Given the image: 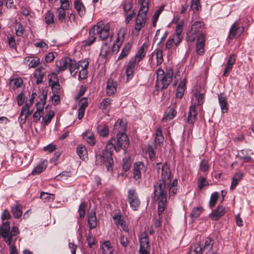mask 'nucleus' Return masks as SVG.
<instances>
[{
	"label": "nucleus",
	"instance_id": "nucleus-61",
	"mask_svg": "<svg viewBox=\"0 0 254 254\" xmlns=\"http://www.w3.org/2000/svg\"><path fill=\"white\" fill-rule=\"evenodd\" d=\"M208 183L207 182L205 178L200 177L198 180V187L199 189H202L205 186L208 185Z\"/></svg>",
	"mask_w": 254,
	"mask_h": 254
},
{
	"label": "nucleus",
	"instance_id": "nucleus-33",
	"mask_svg": "<svg viewBox=\"0 0 254 254\" xmlns=\"http://www.w3.org/2000/svg\"><path fill=\"white\" fill-rule=\"evenodd\" d=\"M111 102L112 100L110 98H106L104 99L100 103V108L104 113L108 112Z\"/></svg>",
	"mask_w": 254,
	"mask_h": 254
},
{
	"label": "nucleus",
	"instance_id": "nucleus-13",
	"mask_svg": "<svg viewBox=\"0 0 254 254\" xmlns=\"http://www.w3.org/2000/svg\"><path fill=\"white\" fill-rule=\"evenodd\" d=\"M195 105H191L190 107L189 112L188 113V116L186 121L188 123L193 126L194 123L196 120V116L197 115V112L195 109Z\"/></svg>",
	"mask_w": 254,
	"mask_h": 254
},
{
	"label": "nucleus",
	"instance_id": "nucleus-63",
	"mask_svg": "<svg viewBox=\"0 0 254 254\" xmlns=\"http://www.w3.org/2000/svg\"><path fill=\"white\" fill-rule=\"evenodd\" d=\"M8 45L11 48L15 49L16 48V43L13 36L7 37Z\"/></svg>",
	"mask_w": 254,
	"mask_h": 254
},
{
	"label": "nucleus",
	"instance_id": "nucleus-45",
	"mask_svg": "<svg viewBox=\"0 0 254 254\" xmlns=\"http://www.w3.org/2000/svg\"><path fill=\"white\" fill-rule=\"evenodd\" d=\"M213 244L214 241L212 238H207L205 241L203 249L207 252H210L212 249Z\"/></svg>",
	"mask_w": 254,
	"mask_h": 254
},
{
	"label": "nucleus",
	"instance_id": "nucleus-18",
	"mask_svg": "<svg viewBox=\"0 0 254 254\" xmlns=\"http://www.w3.org/2000/svg\"><path fill=\"white\" fill-rule=\"evenodd\" d=\"M205 37L202 35L198 36L196 43V49L197 53L199 55H202L204 53Z\"/></svg>",
	"mask_w": 254,
	"mask_h": 254
},
{
	"label": "nucleus",
	"instance_id": "nucleus-30",
	"mask_svg": "<svg viewBox=\"0 0 254 254\" xmlns=\"http://www.w3.org/2000/svg\"><path fill=\"white\" fill-rule=\"evenodd\" d=\"M82 136L89 144L92 146L95 145V139L92 132L89 131L83 132L82 134Z\"/></svg>",
	"mask_w": 254,
	"mask_h": 254
},
{
	"label": "nucleus",
	"instance_id": "nucleus-56",
	"mask_svg": "<svg viewBox=\"0 0 254 254\" xmlns=\"http://www.w3.org/2000/svg\"><path fill=\"white\" fill-rule=\"evenodd\" d=\"M156 57L157 60V65L161 64L163 62V56L162 50H158L156 52Z\"/></svg>",
	"mask_w": 254,
	"mask_h": 254
},
{
	"label": "nucleus",
	"instance_id": "nucleus-7",
	"mask_svg": "<svg viewBox=\"0 0 254 254\" xmlns=\"http://www.w3.org/2000/svg\"><path fill=\"white\" fill-rule=\"evenodd\" d=\"M199 35V36L202 35L205 37L204 24L203 22L197 21L192 24L190 30L188 32L187 40L193 42Z\"/></svg>",
	"mask_w": 254,
	"mask_h": 254
},
{
	"label": "nucleus",
	"instance_id": "nucleus-6",
	"mask_svg": "<svg viewBox=\"0 0 254 254\" xmlns=\"http://www.w3.org/2000/svg\"><path fill=\"white\" fill-rule=\"evenodd\" d=\"M141 6L137 17L135 19L134 29L139 32L144 26L147 20V14L148 11V1L146 0H139Z\"/></svg>",
	"mask_w": 254,
	"mask_h": 254
},
{
	"label": "nucleus",
	"instance_id": "nucleus-50",
	"mask_svg": "<svg viewBox=\"0 0 254 254\" xmlns=\"http://www.w3.org/2000/svg\"><path fill=\"white\" fill-rule=\"evenodd\" d=\"M123 169L125 171H127L131 166V160L129 157H126L123 159Z\"/></svg>",
	"mask_w": 254,
	"mask_h": 254
},
{
	"label": "nucleus",
	"instance_id": "nucleus-27",
	"mask_svg": "<svg viewBox=\"0 0 254 254\" xmlns=\"http://www.w3.org/2000/svg\"><path fill=\"white\" fill-rule=\"evenodd\" d=\"M186 80L185 79H183L181 80L178 87L176 92V96L178 98H181L184 94L185 90L186 89Z\"/></svg>",
	"mask_w": 254,
	"mask_h": 254
},
{
	"label": "nucleus",
	"instance_id": "nucleus-24",
	"mask_svg": "<svg viewBox=\"0 0 254 254\" xmlns=\"http://www.w3.org/2000/svg\"><path fill=\"white\" fill-rule=\"evenodd\" d=\"M218 100L222 112L223 113L227 112L228 108L226 96L223 94L218 95Z\"/></svg>",
	"mask_w": 254,
	"mask_h": 254
},
{
	"label": "nucleus",
	"instance_id": "nucleus-62",
	"mask_svg": "<svg viewBox=\"0 0 254 254\" xmlns=\"http://www.w3.org/2000/svg\"><path fill=\"white\" fill-rule=\"evenodd\" d=\"M86 205L84 202H81L78 208V213L79 215L80 218H83L85 216V209Z\"/></svg>",
	"mask_w": 254,
	"mask_h": 254
},
{
	"label": "nucleus",
	"instance_id": "nucleus-15",
	"mask_svg": "<svg viewBox=\"0 0 254 254\" xmlns=\"http://www.w3.org/2000/svg\"><path fill=\"white\" fill-rule=\"evenodd\" d=\"M226 212V209L223 206H218L210 214L212 220L217 221L223 216Z\"/></svg>",
	"mask_w": 254,
	"mask_h": 254
},
{
	"label": "nucleus",
	"instance_id": "nucleus-12",
	"mask_svg": "<svg viewBox=\"0 0 254 254\" xmlns=\"http://www.w3.org/2000/svg\"><path fill=\"white\" fill-rule=\"evenodd\" d=\"M139 250H150L148 236L146 233H142L140 234L139 237Z\"/></svg>",
	"mask_w": 254,
	"mask_h": 254
},
{
	"label": "nucleus",
	"instance_id": "nucleus-22",
	"mask_svg": "<svg viewBox=\"0 0 254 254\" xmlns=\"http://www.w3.org/2000/svg\"><path fill=\"white\" fill-rule=\"evenodd\" d=\"M177 115V111L173 107H169L166 110L162 119L163 121L166 122L168 120H171L175 118Z\"/></svg>",
	"mask_w": 254,
	"mask_h": 254
},
{
	"label": "nucleus",
	"instance_id": "nucleus-55",
	"mask_svg": "<svg viewBox=\"0 0 254 254\" xmlns=\"http://www.w3.org/2000/svg\"><path fill=\"white\" fill-rule=\"evenodd\" d=\"M184 24V20H182L180 22L178 23L176 29V33L177 37L183 36L182 33L183 30Z\"/></svg>",
	"mask_w": 254,
	"mask_h": 254
},
{
	"label": "nucleus",
	"instance_id": "nucleus-29",
	"mask_svg": "<svg viewBox=\"0 0 254 254\" xmlns=\"http://www.w3.org/2000/svg\"><path fill=\"white\" fill-rule=\"evenodd\" d=\"M101 248L103 254H112L114 249L111 246L110 241H107L104 242L101 245Z\"/></svg>",
	"mask_w": 254,
	"mask_h": 254
},
{
	"label": "nucleus",
	"instance_id": "nucleus-58",
	"mask_svg": "<svg viewBox=\"0 0 254 254\" xmlns=\"http://www.w3.org/2000/svg\"><path fill=\"white\" fill-rule=\"evenodd\" d=\"M120 242L121 245L124 248L127 247L129 244L128 238L124 234H121L120 237Z\"/></svg>",
	"mask_w": 254,
	"mask_h": 254
},
{
	"label": "nucleus",
	"instance_id": "nucleus-60",
	"mask_svg": "<svg viewBox=\"0 0 254 254\" xmlns=\"http://www.w3.org/2000/svg\"><path fill=\"white\" fill-rule=\"evenodd\" d=\"M88 99L86 97H84L82 98L79 103V108L78 109H82L83 110L85 111V108L88 106Z\"/></svg>",
	"mask_w": 254,
	"mask_h": 254
},
{
	"label": "nucleus",
	"instance_id": "nucleus-19",
	"mask_svg": "<svg viewBox=\"0 0 254 254\" xmlns=\"http://www.w3.org/2000/svg\"><path fill=\"white\" fill-rule=\"evenodd\" d=\"M82 64L81 65V69L79 71L78 74V79H84L87 77V68L89 65V62L87 60H82Z\"/></svg>",
	"mask_w": 254,
	"mask_h": 254
},
{
	"label": "nucleus",
	"instance_id": "nucleus-9",
	"mask_svg": "<svg viewBox=\"0 0 254 254\" xmlns=\"http://www.w3.org/2000/svg\"><path fill=\"white\" fill-rule=\"evenodd\" d=\"M167 192H156L155 195L157 197L158 201V217L164 212L166 205Z\"/></svg>",
	"mask_w": 254,
	"mask_h": 254
},
{
	"label": "nucleus",
	"instance_id": "nucleus-21",
	"mask_svg": "<svg viewBox=\"0 0 254 254\" xmlns=\"http://www.w3.org/2000/svg\"><path fill=\"white\" fill-rule=\"evenodd\" d=\"M81 62L82 60L77 63L75 61L71 60V62L69 64V70L72 76H75L76 75L79 68L82 64Z\"/></svg>",
	"mask_w": 254,
	"mask_h": 254
},
{
	"label": "nucleus",
	"instance_id": "nucleus-47",
	"mask_svg": "<svg viewBox=\"0 0 254 254\" xmlns=\"http://www.w3.org/2000/svg\"><path fill=\"white\" fill-rule=\"evenodd\" d=\"M126 35V30L124 28H121L118 33V37L116 40L117 43H120V45H122V43L124 41Z\"/></svg>",
	"mask_w": 254,
	"mask_h": 254
},
{
	"label": "nucleus",
	"instance_id": "nucleus-11",
	"mask_svg": "<svg viewBox=\"0 0 254 254\" xmlns=\"http://www.w3.org/2000/svg\"><path fill=\"white\" fill-rule=\"evenodd\" d=\"M144 171H145V167L142 162H137L135 163L133 170V178L136 181L138 180L139 182L141 179V172Z\"/></svg>",
	"mask_w": 254,
	"mask_h": 254
},
{
	"label": "nucleus",
	"instance_id": "nucleus-20",
	"mask_svg": "<svg viewBox=\"0 0 254 254\" xmlns=\"http://www.w3.org/2000/svg\"><path fill=\"white\" fill-rule=\"evenodd\" d=\"M71 59L68 57L62 59L59 63H57V66L61 71H64L67 68L69 69V64L71 62Z\"/></svg>",
	"mask_w": 254,
	"mask_h": 254
},
{
	"label": "nucleus",
	"instance_id": "nucleus-41",
	"mask_svg": "<svg viewBox=\"0 0 254 254\" xmlns=\"http://www.w3.org/2000/svg\"><path fill=\"white\" fill-rule=\"evenodd\" d=\"M110 52V47L108 45L107 43H104L101 49L100 55L103 58H106L109 55Z\"/></svg>",
	"mask_w": 254,
	"mask_h": 254
},
{
	"label": "nucleus",
	"instance_id": "nucleus-42",
	"mask_svg": "<svg viewBox=\"0 0 254 254\" xmlns=\"http://www.w3.org/2000/svg\"><path fill=\"white\" fill-rule=\"evenodd\" d=\"M97 129L100 136L105 137L109 134V131L107 126L99 125L97 127Z\"/></svg>",
	"mask_w": 254,
	"mask_h": 254
},
{
	"label": "nucleus",
	"instance_id": "nucleus-8",
	"mask_svg": "<svg viewBox=\"0 0 254 254\" xmlns=\"http://www.w3.org/2000/svg\"><path fill=\"white\" fill-rule=\"evenodd\" d=\"M127 200L130 207L134 210H137L139 207L140 201L135 190H129L127 191Z\"/></svg>",
	"mask_w": 254,
	"mask_h": 254
},
{
	"label": "nucleus",
	"instance_id": "nucleus-57",
	"mask_svg": "<svg viewBox=\"0 0 254 254\" xmlns=\"http://www.w3.org/2000/svg\"><path fill=\"white\" fill-rule=\"evenodd\" d=\"M235 27H236V22L232 25L230 29L228 36L230 39H233L235 36H238L237 33H236V30L235 29Z\"/></svg>",
	"mask_w": 254,
	"mask_h": 254
},
{
	"label": "nucleus",
	"instance_id": "nucleus-53",
	"mask_svg": "<svg viewBox=\"0 0 254 254\" xmlns=\"http://www.w3.org/2000/svg\"><path fill=\"white\" fill-rule=\"evenodd\" d=\"M40 198L44 201H51L54 200V196L53 194L42 192L41 193Z\"/></svg>",
	"mask_w": 254,
	"mask_h": 254
},
{
	"label": "nucleus",
	"instance_id": "nucleus-49",
	"mask_svg": "<svg viewBox=\"0 0 254 254\" xmlns=\"http://www.w3.org/2000/svg\"><path fill=\"white\" fill-rule=\"evenodd\" d=\"M50 84L52 87L53 92L55 94H58L60 91V85L58 81H52L50 80Z\"/></svg>",
	"mask_w": 254,
	"mask_h": 254
},
{
	"label": "nucleus",
	"instance_id": "nucleus-46",
	"mask_svg": "<svg viewBox=\"0 0 254 254\" xmlns=\"http://www.w3.org/2000/svg\"><path fill=\"white\" fill-rule=\"evenodd\" d=\"M10 84L14 89H16L21 87L23 84V80L21 78H15L10 80Z\"/></svg>",
	"mask_w": 254,
	"mask_h": 254
},
{
	"label": "nucleus",
	"instance_id": "nucleus-5",
	"mask_svg": "<svg viewBox=\"0 0 254 254\" xmlns=\"http://www.w3.org/2000/svg\"><path fill=\"white\" fill-rule=\"evenodd\" d=\"M173 70L168 69L166 73L161 68L156 71V87L157 91L167 88L172 80Z\"/></svg>",
	"mask_w": 254,
	"mask_h": 254
},
{
	"label": "nucleus",
	"instance_id": "nucleus-35",
	"mask_svg": "<svg viewBox=\"0 0 254 254\" xmlns=\"http://www.w3.org/2000/svg\"><path fill=\"white\" fill-rule=\"evenodd\" d=\"M44 76L45 74L42 69H37L35 70L34 77L36 79V82L37 84H39L43 82Z\"/></svg>",
	"mask_w": 254,
	"mask_h": 254
},
{
	"label": "nucleus",
	"instance_id": "nucleus-48",
	"mask_svg": "<svg viewBox=\"0 0 254 254\" xmlns=\"http://www.w3.org/2000/svg\"><path fill=\"white\" fill-rule=\"evenodd\" d=\"M190 9L193 12L198 11L201 9V5L199 0H191Z\"/></svg>",
	"mask_w": 254,
	"mask_h": 254
},
{
	"label": "nucleus",
	"instance_id": "nucleus-25",
	"mask_svg": "<svg viewBox=\"0 0 254 254\" xmlns=\"http://www.w3.org/2000/svg\"><path fill=\"white\" fill-rule=\"evenodd\" d=\"M47 98V93L43 91L42 93V97L40 98V101L36 103L37 110L36 111H38L41 113H44V105L46 102Z\"/></svg>",
	"mask_w": 254,
	"mask_h": 254
},
{
	"label": "nucleus",
	"instance_id": "nucleus-17",
	"mask_svg": "<svg viewBox=\"0 0 254 254\" xmlns=\"http://www.w3.org/2000/svg\"><path fill=\"white\" fill-rule=\"evenodd\" d=\"M117 83L112 79H109L107 81L106 93L108 96L114 94L117 91Z\"/></svg>",
	"mask_w": 254,
	"mask_h": 254
},
{
	"label": "nucleus",
	"instance_id": "nucleus-37",
	"mask_svg": "<svg viewBox=\"0 0 254 254\" xmlns=\"http://www.w3.org/2000/svg\"><path fill=\"white\" fill-rule=\"evenodd\" d=\"M21 208V206L18 204H16L11 206L12 213L15 218H18L21 216L22 211Z\"/></svg>",
	"mask_w": 254,
	"mask_h": 254
},
{
	"label": "nucleus",
	"instance_id": "nucleus-52",
	"mask_svg": "<svg viewBox=\"0 0 254 254\" xmlns=\"http://www.w3.org/2000/svg\"><path fill=\"white\" fill-rule=\"evenodd\" d=\"M57 12L58 14V19L61 22H64L65 18V10L62 8H58L57 9Z\"/></svg>",
	"mask_w": 254,
	"mask_h": 254
},
{
	"label": "nucleus",
	"instance_id": "nucleus-43",
	"mask_svg": "<svg viewBox=\"0 0 254 254\" xmlns=\"http://www.w3.org/2000/svg\"><path fill=\"white\" fill-rule=\"evenodd\" d=\"M46 168V165L44 163H40L36 166L32 172L33 175H37L43 172Z\"/></svg>",
	"mask_w": 254,
	"mask_h": 254
},
{
	"label": "nucleus",
	"instance_id": "nucleus-39",
	"mask_svg": "<svg viewBox=\"0 0 254 254\" xmlns=\"http://www.w3.org/2000/svg\"><path fill=\"white\" fill-rule=\"evenodd\" d=\"M74 7L78 11V14L82 16L84 15L85 13V8L83 4L78 1L75 0L74 2Z\"/></svg>",
	"mask_w": 254,
	"mask_h": 254
},
{
	"label": "nucleus",
	"instance_id": "nucleus-38",
	"mask_svg": "<svg viewBox=\"0 0 254 254\" xmlns=\"http://www.w3.org/2000/svg\"><path fill=\"white\" fill-rule=\"evenodd\" d=\"M203 209L201 206H197L193 208L190 216L193 220L196 219L203 211Z\"/></svg>",
	"mask_w": 254,
	"mask_h": 254
},
{
	"label": "nucleus",
	"instance_id": "nucleus-10",
	"mask_svg": "<svg viewBox=\"0 0 254 254\" xmlns=\"http://www.w3.org/2000/svg\"><path fill=\"white\" fill-rule=\"evenodd\" d=\"M138 63L139 62L132 58L130 59L128 62L126 69V74L127 80H129L132 78L134 72L136 68V66Z\"/></svg>",
	"mask_w": 254,
	"mask_h": 254
},
{
	"label": "nucleus",
	"instance_id": "nucleus-4",
	"mask_svg": "<svg viewBox=\"0 0 254 254\" xmlns=\"http://www.w3.org/2000/svg\"><path fill=\"white\" fill-rule=\"evenodd\" d=\"M110 29L109 23L105 24L102 21L98 22L89 30V37L83 42V46L86 47L92 45L96 39V34L98 35L100 40H105L109 37Z\"/></svg>",
	"mask_w": 254,
	"mask_h": 254
},
{
	"label": "nucleus",
	"instance_id": "nucleus-64",
	"mask_svg": "<svg viewBox=\"0 0 254 254\" xmlns=\"http://www.w3.org/2000/svg\"><path fill=\"white\" fill-rule=\"evenodd\" d=\"M113 219L114 220L115 224L118 226H119L121 222L124 220L122 215L119 213L115 214L113 216Z\"/></svg>",
	"mask_w": 254,
	"mask_h": 254
},
{
	"label": "nucleus",
	"instance_id": "nucleus-36",
	"mask_svg": "<svg viewBox=\"0 0 254 254\" xmlns=\"http://www.w3.org/2000/svg\"><path fill=\"white\" fill-rule=\"evenodd\" d=\"M164 140V136L160 127L158 128L156 130L155 142L159 145L163 144Z\"/></svg>",
	"mask_w": 254,
	"mask_h": 254
},
{
	"label": "nucleus",
	"instance_id": "nucleus-32",
	"mask_svg": "<svg viewBox=\"0 0 254 254\" xmlns=\"http://www.w3.org/2000/svg\"><path fill=\"white\" fill-rule=\"evenodd\" d=\"M202 249L198 243L192 244L190 247L189 254H201Z\"/></svg>",
	"mask_w": 254,
	"mask_h": 254
},
{
	"label": "nucleus",
	"instance_id": "nucleus-40",
	"mask_svg": "<svg viewBox=\"0 0 254 254\" xmlns=\"http://www.w3.org/2000/svg\"><path fill=\"white\" fill-rule=\"evenodd\" d=\"M44 20L47 25H50L54 23V15L50 10L46 12L44 15Z\"/></svg>",
	"mask_w": 254,
	"mask_h": 254
},
{
	"label": "nucleus",
	"instance_id": "nucleus-34",
	"mask_svg": "<svg viewBox=\"0 0 254 254\" xmlns=\"http://www.w3.org/2000/svg\"><path fill=\"white\" fill-rule=\"evenodd\" d=\"M131 48V45L128 43L126 44L120 53L118 60H121L126 57L130 53Z\"/></svg>",
	"mask_w": 254,
	"mask_h": 254
},
{
	"label": "nucleus",
	"instance_id": "nucleus-51",
	"mask_svg": "<svg viewBox=\"0 0 254 254\" xmlns=\"http://www.w3.org/2000/svg\"><path fill=\"white\" fill-rule=\"evenodd\" d=\"M54 116L55 112L54 111H50L47 115H46L45 116H43V119L45 125L47 126L49 124Z\"/></svg>",
	"mask_w": 254,
	"mask_h": 254
},
{
	"label": "nucleus",
	"instance_id": "nucleus-44",
	"mask_svg": "<svg viewBox=\"0 0 254 254\" xmlns=\"http://www.w3.org/2000/svg\"><path fill=\"white\" fill-rule=\"evenodd\" d=\"M122 5L125 13L129 12L132 9L133 3L131 0H125L123 2Z\"/></svg>",
	"mask_w": 254,
	"mask_h": 254
},
{
	"label": "nucleus",
	"instance_id": "nucleus-23",
	"mask_svg": "<svg viewBox=\"0 0 254 254\" xmlns=\"http://www.w3.org/2000/svg\"><path fill=\"white\" fill-rule=\"evenodd\" d=\"M88 224L90 229L95 228L97 226V218L94 210H91L88 215Z\"/></svg>",
	"mask_w": 254,
	"mask_h": 254
},
{
	"label": "nucleus",
	"instance_id": "nucleus-59",
	"mask_svg": "<svg viewBox=\"0 0 254 254\" xmlns=\"http://www.w3.org/2000/svg\"><path fill=\"white\" fill-rule=\"evenodd\" d=\"M21 112V115H24L26 118L31 114V112L29 111V107L27 103L22 108Z\"/></svg>",
	"mask_w": 254,
	"mask_h": 254
},
{
	"label": "nucleus",
	"instance_id": "nucleus-26",
	"mask_svg": "<svg viewBox=\"0 0 254 254\" xmlns=\"http://www.w3.org/2000/svg\"><path fill=\"white\" fill-rule=\"evenodd\" d=\"M126 128L127 124L123 119H119L114 125V130L119 131V132H124Z\"/></svg>",
	"mask_w": 254,
	"mask_h": 254
},
{
	"label": "nucleus",
	"instance_id": "nucleus-28",
	"mask_svg": "<svg viewBox=\"0 0 254 254\" xmlns=\"http://www.w3.org/2000/svg\"><path fill=\"white\" fill-rule=\"evenodd\" d=\"M76 152L81 159L85 160L87 158V151L84 145H79L76 148Z\"/></svg>",
	"mask_w": 254,
	"mask_h": 254
},
{
	"label": "nucleus",
	"instance_id": "nucleus-3",
	"mask_svg": "<svg viewBox=\"0 0 254 254\" xmlns=\"http://www.w3.org/2000/svg\"><path fill=\"white\" fill-rule=\"evenodd\" d=\"M10 230L9 222L8 221L3 222L0 226V236H1L5 242L9 246L10 254H18L16 247L12 244L16 241L19 231L16 226L12 227L10 231Z\"/></svg>",
	"mask_w": 254,
	"mask_h": 254
},
{
	"label": "nucleus",
	"instance_id": "nucleus-16",
	"mask_svg": "<svg viewBox=\"0 0 254 254\" xmlns=\"http://www.w3.org/2000/svg\"><path fill=\"white\" fill-rule=\"evenodd\" d=\"M147 49V44L144 43L138 50L135 55L132 58L138 62L141 61L145 57Z\"/></svg>",
	"mask_w": 254,
	"mask_h": 254
},
{
	"label": "nucleus",
	"instance_id": "nucleus-1",
	"mask_svg": "<svg viewBox=\"0 0 254 254\" xmlns=\"http://www.w3.org/2000/svg\"><path fill=\"white\" fill-rule=\"evenodd\" d=\"M128 145L129 140L126 133L118 132L116 138H112L107 141L106 147L103 150L102 154L96 156V164L97 165L105 164L107 171H111L114 162L112 157L114 150L119 152L122 148L127 147Z\"/></svg>",
	"mask_w": 254,
	"mask_h": 254
},
{
	"label": "nucleus",
	"instance_id": "nucleus-14",
	"mask_svg": "<svg viewBox=\"0 0 254 254\" xmlns=\"http://www.w3.org/2000/svg\"><path fill=\"white\" fill-rule=\"evenodd\" d=\"M236 62V57L234 54L230 55L228 58L227 64L225 66L223 75L226 77L231 71L233 65Z\"/></svg>",
	"mask_w": 254,
	"mask_h": 254
},
{
	"label": "nucleus",
	"instance_id": "nucleus-54",
	"mask_svg": "<svg viewBox=\"0 0 254 254\" xmlns=\"http://www.w3.org/2000/svg\"><path fill=\"white\" fill-rule=\"evenodd\" d=\"M218 198V193L215 192L211 194L209 200V206L211 208H212L213 206H214L217 201Z\"/></svg>",
	"mask_w": 254,
	"mask_h": 254
},
{
	"label": "nucleus",
	"instance_id": "nucleus-31",
	"mask_svg": "<svg viewBox=\"0 0 254 254\" xmlns=\"http://www.w3.org/2000/svg\"><path fill=\"white\" fill-rule=\"evenodd\" d=\"M243 177V173L239 172L236 174L232 178L230 190H233L238 184L239 182L242 180Z\"/></svg>",
	"mask_w": 254,
	"mask_h": 254
},
{
	"label": "nucleus",
	"instance_id": "nucleus-2",
	"mask_svg": "<svg viewBox=\"0 0 254 254\" xmlns=\"http://www.w3.org/2000/svg\"><path fill=\"white\" fill-rule=\"evenodd\" d=\"M155 168L161 177L157 184L154 185V193L167 192L168 191L170 197L174 196L177 191L178 181L175 179L171 184V173L167 163L163 165L158 163Z\"/></svg>",
	"mask_w": 254,
	"mask_h": 254
}]
</instances>
